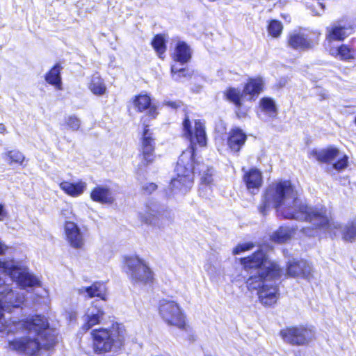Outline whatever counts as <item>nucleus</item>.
<instances>
[{"label":"nucleus","instance_id":"obj_1","mask_svg":"<svg viewBox=\"0 0 356 356\" xmlns=\"http://www.w3.org/2000/svg\"><path fill=\"white\" fill-rule=\"evenodd\" d=\"M270 206L275 207L284 218L307 220L313 226L325 227L329 222L327 209L309 207L298 198L297 191L289 181H277L268 186L260 212L264 214Z\"/></svg>","mask_w":356,"mask_h":356},{"label":"nucleus","instance_id":"obj_2","mask_svg":"<svg viewBox=\"0 0 356 356\" xmlns=\"http://www.w3.org/2000/svg\"><path fill=\"white\" fill-rule=\"evenodd\" d=\"M184 134L188 137L192 147L183 152L175 168L176 177L170 182L172 191L175 193H186L193 186V158L194 146L207 145V138L204 124L200 120H196L193 126L188 118L183 122Z\"/></svg>","mask_w":356,"mask_h":356},{"label":"nucleus","instance_id":"obj_3","mask_svg":"<svg viewBox=\"0 0 356 356\" xmlns=\"http://www.w3.org/2000/svg\"><path fill=\"white\" fill-rule=\"evenodd\" d=\"M241 264L247 270H251V276L246 284L249 291H257L269 283L272 279L280 273V268L277 264L269 260L262 251H258L252 256L241 259Z\"/></svg>","mask_w":356,"mask_h":356},{"label":"nucleus","instance_id":"obj_4","mask_svg":"<svg viewBox=\"0 0 356 356\" xmlns=\"http://www.w3.org/2000/svg\"><path fill=\"white\" fill-rule=\"evenodd\" d=\"M126 335L124 326L118 322L107 327L93 330L91 336L95 352L98 354L118 352L124 346Z\"/></svg>","mask_w":356,"mask_h":356},{"label":"nucleus","instance_id":"obj_5","mask_svg":"<svg viewBox=\"0 0 356 356\" xmlns=\"http://www.w3.org/2000/svg\"><path fill=\"white\" fill-rule=\"evenodd\" d=\"M125 270L131 281L136 284H149L152 282L154 274L144 260L136 256L126 257Z\"/></svg>","mask_w":356,"mask_h":356},{"label":"nucleus","instance_id":"obj_6","mask_svg":"<svg viewBox=\"0 0 356 356\" xmlns=\"http://www.w3.org/2000/svg\"><path fill=\"white\" fill-rule=\"evenodd\" d=\"M159 312L161 317L168 325L180 329L186 327V316L180 305L172 300H163L160 302Z\"/></svg>","mask_w":356,"mask_h":356},{"label":"nucleus","instance_id":"obj_7","mask_svg":"<svg viewBox=\"0 0 356 356\" xmlns=\"http://www.w3.org/2000/svg\"><path fill=\"white\" fill-rule=\"evenodd\" d=\"M192 51L190 47L184 42L179 41L171 55L173 63L171 65V73L175 80L188 75V70L183 67L191 58Z\"/></svg>","mask_w":356,"mask_h":356},{"label":"nucleus","instance_id":"obj_8","mask_svg":"<svg viewBox=\"0 0 356 356\" xmlns=\"http://www.w3.org/2000/svg\"><path fill=\"white\" fill-rule=\"evenodd\" d=\"M280 336L288 343L303 346L309 343L314 339V333L310 328L299 326L282 330Z\"/></svg>","mask_w":356,"mask_h":356},{"label":"nucleus","instance_id":"obj_9","mask_svg":"<svg viewBox=\"0 0 356 356\" xmlns=\"http://www.w3.org/2000/svg\"><path fill=\"white\" fill-rule=\"evenodd\" d=\"M327 213L329 218L328 225H326L325 227L314 226L316 229H323L334 236L337 234V230H341L342 238L344 241L352 242L356 239V220L350 222L342 227L339 222L332 220L327 210Z\"/></svg>","mask_w":356,"mask_h":356},{"label":"nucleus","instance_id":"obj_10","mask_svg":"<svg viewBox=\"0 0 356 356\" xmlns=\"http://www.w3.org/2000/svg\"><path fill=\"white\" fill-rule=\"evenodd\" d=\"M64 234L67 242L72 248L82 249L84 247L83 234L75 222L66 221L64 225Z\"/></svg>","mask_w":356,"mask_h":356},{"label":"nucleus","instance_id":"obj_11","mask_svg":"<svg viewBox=\"0 0 356 356\" xmlns=\"http://www.w3.org/2000/svg\"><path fill=\"white\" fill-rule=\"evenodd\" d=\"M105 312L102 307L97 305V302H93L90 307H88L83 316V329L89 330L95 325L101 323L104 319Z\"/></svg>","mask_w":356,"mask_h":356},{"label":"nucleus","instance_id":"obj_12","mask_svg":"<svg viewBox=\"0 0 356 356\" xmlns=\"http://www.w3.org/2000/svg\"><path fill=\"white\" fill-rule=\"evenodd\" d=\"M131 104L138 112H146L151 118H155L158 114L157 108L151 102V98L147 94H140L134 96L131 100Z\"/></svg>","mask_w":356,"mask_h":356},{"label":"nucleus","instance_id":"obj_13","mask_svg":"<svg viewBox=\"0 0 356 356\" xmlns=\"http://www.w3.org/2000/svg\"><path fill=\"white\" fill-rule=\"evenodd\" d=\"M154 146L152 133L147 127L144 128L142 138L141 160L143 165L152 163L154 160Z\"/></svg>","mask_w":356,"mask_h":356},{"label":"nucleus","instance_id":"obj_14","mask_svg":"<svg viewBox=\"0 0 356 356\" xmlns=\"http://www.w3.org/2000/svg\"><path fill=\"white\" fill-rule=\"evenodd\" d=\"M243 180L248 191L252 194H255L263 184V175L259 170L253 168L244 171Z\"/></svg>","mask_w":356,"mask_h":356},{"label":"nucleus","instance_id":"obj_15","mask_svg":"<svg viewBox=\"0 0 356 356\" xmlns=\"http://www.w3.org/2000/svg\"><path fill=\"white\" fill-rule=\"evenodd\" d=\"M287 273L291 277L302 276L310 280L312 277V268L305 260H293L288 264Z\"/></svg>","mask_w":356,"mask_h":356},{"label":"nucleus","instance_id":"obj_16","mask_svg":"<svg viewBox=\"0 0 356 356\" xmlns=\"http://www.w3.org/2000/svg\"><path fill=\"white\" fill-rule=\"evenodd\" d=\"M288 46L295 50L305 51L314 47L313 42L300 32L293 31L289 34Z\"/></svg>","mask_w":356,"mask_h":356},{"label":"nucleus","instance_id":"obj_17","mask_svg":"<svg viewBox=\"0 0 356 356\" xmlns=\"http://www.w3.org/2000/svg\"><path fill=\"white\" fill-rule=\"evenodd\" d=\"M351 29L342 26L339 24L332 25L327 29L326 35V48L330 45H334L333 42L335 40H343L348 35L351 33Z\"/></svg>","mask_w":356,"mask_h":356},{"label":"nucleus","instance_id":"obj_18","mask_svg":"<svg viewBox=\"0 0 356 356\" xmlns=\"http://www.w3.org/2000/svg\"><path fill=\"white\" fill-rule=\"evenodd\" d=\"M257 295L263 305H272L277 302L278 298L277 288L270 281L259 289Z\"/></svg>","mask_w":356,"mask_h":356},{"label":"nucleus","instance_id":"obj_19","mask_svg":"<svg viewBox=\"0 0 356 356\" xmlns=\"http://www.w3.org/2000/svg\"><path fill=\"white\" fill-rule=\"evenodd\" d=\"M265 81L261 76H257L250 78L244 86L243 94L245 96L248 95L250 99H252L263 91Z\"/></svg>","mask_w":356,"mask_h":356},{"label":"nucleus","instance_id":"obj_20","mask_svg":"<svg viewBox=\"0 0 356 356\" xmlns=\"http://www.w3.org/2000/svg\"><path fill=\"white\" fill-rule=\"evenodd\" d=\"M90 198L101 204H112L115 199L111 190L104 186H97L90 192Z\"/></svg>","mask_w":356,"mask_h":356},{"label":"nucleus","instance_id":"obj_21","mask_svg":"<svg viewBox=\"0 0 356 356\" xmlns=\"http://www.w3.org/2000/svg\"><path fill=\"white\" fill-rule=\"evenodd\" d=\"M59 186L67 195L73 197L81 195L87 189L86 182L81 180L76 182L62 181Z\"/></svg>","mask_w":356,"mask_h":356},{"label":"nucleus","instance_id":"obj_22","mask_svg":"<svg viewBox=\"0 0 356 356\" xmlns=\"http://www.w3.org/2000/svg\"><path fill=\"white\" fill-rule=\"evenodd\" d=\"M245 134L240 129L235 128L230 131L228 145L232 151L238 152L246 140Z\"/></svg>","mask_w":356,"mask_h":356},{"label":"nucleus","instance_id":"obj_23","mask_svg":"<svg viewBox=\"0 0 356 356\" xmlns=\"http://www.w3.org/2000/svg\"><path fill=\"white\" fill-rule=\"evenodd\" d=\"M326 49L332 56L341 60H349L355 58L354 51L348 45L341 44L338 47L330 45Z\"/></svg>","mask_w":356,"mask_h":356},{"label":"nucleus","instance_id":"obj_24","mask_svg":"<svg viewBox=\"0 0 356 356\" xmlns=\"http://www.w3.org/2000/svg\"><path fill=\"white\" fill-rule=\"evenodd\" d=\"M311 154L318 161L329 163H334V161L340 156L339 151L334 147L321 151L313 150Z\"/></svg>","mask_w":356,"mask_h":356},{"label":"nucleus","instance_id":"obj_25","mask_svg":"<svg viewBox=\"0 0 356 356\" xmlns=\"http://www.w3.org/2000/svg\"><path fill=\"white\" fill-rule=\"evenodd\" d=\"M79 293L88 298L99 297L106 300V289L103 284L95 283L88 287H82L79 289Z\"/></svg>","mask_w":356,"mask_h":356},{"label":"nucleus","instance_id":"obj_26","mask_svg":"<svg viewBox=\"0 0 356 356\" xmlns=\"http://www.w3.org/2000/svg\"><path fill=\"white\" fill-rule=\"evenodd\" d=\"M61 65L56 63L45 75L46 81L54 86L56 89H62V81L60 77Z\"/></svg>","mask_w":356,"mask_h":356},{"label":"nucleus","instance_id":"obj_27","mask_svg":"<svg viewBox=\"0 0 356 356\" xmlns=\"http://www.w3.org/2000/svg\"><path fill=\"white\" fill-rule=\"evenodd\" d=\"M259 109L266 115L270 118L275 117L277 113L275 101L272 98L268 97H264L259 100Z\"/></svg>","mask_w":356,"mask_h":356},{"label":"nucleus","instance_id":"obj_28","mask_svg":"<svg viewBox=\"0 0 356 356\" xmlns=\"http://www.w3.org/2000/svg\"><path fill=\"white\" fill-rule=\"evenodd\" d=\"M88 88L91 92L97 96L104 95L107 92V88L104 80L97 75L92 76L88 84Z\"/></svg>","mask_w":356,"mask_h":356},{"label":"nucleus","instance_id":"obj_29","mask_svg":"<svg viewBox=\"0 0 356 356\" xmlns=\"http://www.w3.org/2000/svg\"><path fill=\"white\" fill-rule=\"evenodd\" d=\"M294 234V230L286 227H281L271 236L273 241L282 243L289 239Z\"/></svg>","mask_w":356,"mask_h":356},{"label":"nucleus","instance_id":"obj_30","mask_svg":"<svg viewBox=\"0 0 356 356\" xmlns=\"http://www.w3.org/2000/svg\"><path fill=\"white\" fill-rule=\"evenodd\" d=\"M224 94L227 100L234 104L237 107L241 106V99L243 95H245L243 92L241 93L238 89L229 88L224 92Z\"/></svg>","mask_w":356,"mask_h":356},{"label":"nucleus","instance_id":"obj_31","mask_svg":"<svg viewBox=\"0 0 356 356\" xmlns=\"http://www.w3.org/2000/svg\"><path fill=\"white\" fill-rule=\"evenodd\" d=\"M268 34L273 38H278L283 30L282 23L277 20H272L270 22L268 28Z\"/></svg>","mask_w":356,"mask_h":356},{"label":"nucleus","instance_id":"obj_32","mask_svg":"<svg viewBox=\"0 0 356 356\" xmlns=\"http://www.w3.org/2000/svg\"><path fill=\"white\" fill-rule=\"evenodd\" d=\"M152 47L161 57L162 54L165 52L166 47L165 44V40L163 36L157 35L152 42Z\"/></svg>","mask_w":356,"mask_h":356},{"label":"nucleus","instance_id":"obj_33","mask_svg":"<svg viewBox=\"0 0 356 356\" xmlns=\"http://www.w3.org/2000/svg\"><path fill=\"white\" fill-rule=\"evenodd\" d=\"M25 159L24 156L22 152L17 150H11L6 153V160L9 163L22 164Z\"/></svg>","mask_w":356,"mask_h":356},{"label":"nucleus","instance_id":"obj_34","mask_svg":"<svg viewBox=\"0 0 356 356\" xmlns=\"http://www.w3.org/2000/svg\"><path fill=\"white\" fill-rule=\"evenodd\" d=\"M65 124L67 129L76 131L80 129L81 121L75 115H69L65 118Z\"/></svg>","mask_w":356,"mask_h":356},{"label":"nucleus","instance_id":"obj_35","mask_svg":"<svg viewBox=\"0 0 356 356\" xmlns=\"http://www.w3.org/2000/svg\"><path fill=\"white\" fill-rule=\"evenodd\" d=\"M158 214L156 210L148 208L144 212L141 213V218L147 223H155Z\"/></svg>","mask_w":356,"mask_h":356},{"label":"nucleus","instance_id":"obj_36","mask_svg":"<svg viewBox=\"0 0 356 356\" xmlns=\"http://www.w3.org/2000/svg\"><path fill=\"white\" fill-rule=\"evenodd\" d=\"M337 159V162L333 163V168L337 170H341L348 166V157L346 155H340Z\"/></svg>","mask_w":356,"mask_h":356},{"label":"nucleus","instance_id":"obj_37","mask_svg":"<svg viewBox=\"0 0 356 356\" xmlns=\"http://www.w3.org/2000/svg\"><path fill=\"white\" fill-rule=\"evenodd\" d=\"M253 247H254V245L252 243H245L239 244L233 250V254H240L243 252L252 249Z\"/></svg>","mask_w":356,"mask_h":356},{"label":"nucleus","instance_id":"obj_38","mask_svg":"<svg viewBox=\"0 0 356 356\" xmlns=\"http://www.w3.org/2000/svg\"><path fill=\"white\" fill-rule=\"evenodd\" d=\"M201 181L202 184L209 185L213 181L212 171L211 169H207V172H204L201 177Z\"/></svg>","mask_w":356,"mask_h":356},{"label":"nucleus","instance_id":"obj_39","mask_svg":"<svg viewBox=\"0 0 356 356\" xmlns=\"http://www.w3.org/2000/svg\"><path fill=\"white\" fill-rule=\"evenodd\" d=\"M157 186L154 183H147L143 186V190L146 193H151L154 191Z\"/></svg>","mask_w":356,"mask_h":356},{"label":"nucleus","instance_id":"obj_40","mask_svg":"<svg viewBox=\"0 0 356 356\" xmlns=\"http://www.w3.org/2000/svg\"><path fill=\"white\" fill-rule=\"evenodd\" d=\"M8 216L5 205L0 203V221H3Z\"/></svg>","mask_w":356,"mask_h":356},{"label":"nucleus","instance_id":"obj_41","mask_svg":"<svg viewBox=\"0 0 356 356\" xmlns=\"http://www.w3.org/2000/svg\"><path fill=\"white\" fill-rule=\"evenodd\" d=\"M165 104L172 108H177L179 106V103L172 102H167Z\"/></svg>","mask_w":356,"mask_h":356},{"label":"nucleus","instance_id":"obj_42","mask_svg":"<svg viewBox=\"0 0 356 356\" xmlns=\"http://www.w3.org/2000/svg\"><path fill=\"white\" fill-rule=\"evenodd\" d=\"M7 248L0 241V254L3 253Z\"/></svg>","mask_w":356,"mask_h":356},{"label":"nucleus","instance_id":"obj_43","mask_svg":"<svg viewBox=\"0 0 356 356\" xmlns=\"http://www.w3.org/2000/svg\"><path fill=\"white\" fill-rule=\"evenodd\" d=\"M304 232L306 234L309 235V236H314V233H313L312 232L310 231L309 228H306V229H304Z\"/></svg>","mask_w":356,"mask_h":356},{"label":"nucleus","instance_id":"obj_44","mask_svg":"<svg viewBox=\"0 0 356 356\" xmlns=\"http://www.w3.org/2000/svg\"><path fill=\"white\" fill-rule=\"evenodd\" d=\"M355 123H356V117H355Z\"/></svg>","mask_w":356,"mask_h":356}]
</instances>
